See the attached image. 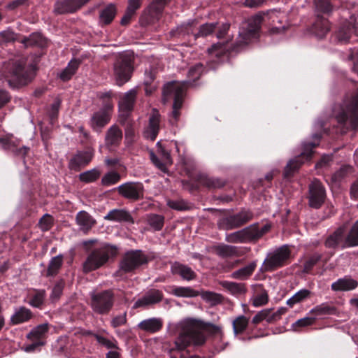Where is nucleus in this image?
<instances>
[{"instance_id": "obj_50", "label": "nucleus", "mask_w": 358, "mask_h": 358, "mask_svg": "<svg viewBox=\"0 0 358 358\" xmlns=\"http://www.w3.org/2000/svg\"><path fill=\"white\" fill-rule=\"evenodd\" d=\"M201 298L210 303L211 306H215L222 303L223 297L221 294L212 292H203L201 294Z\"/></svg>"}, {"instance_id": "obj_17", "label": "nucleus", "mask_w": 358, "mask_h": 358, "mask_svg": "<svg viewBox=\"0 0 358 358\" xmlns=\"http://www.w3.org/2000/svg\"><path fill=\"white\" fill-rule=\"evenodd\" d=\"M163 297L164 294L162 291L156 289H151L134 303L133 308H147L155 305L161 302Z\"/></svg>"}, {"instance_id": "obj_21", "label": "nucleus", "mask_w": 358, "mask_h": 358, "mask_svg": "<svg viewBox=\"0 0 358 358\" xmlns=\"http://www.w3.org/2000/svg\"><path fill=\"white\" fill-rule=\"evenodd\" d=\"M136 94V90H131L122 95L118 103V115H124L129 117L130 112L133 110Z\"/></svg>"}, {"instance_id": "obj_56", "label": "nucleus", "mask_w": 358, "mask_h": 358, "mask_svg": "<svg viewBox=\"0 0 358 358\" xmlns=\"http://www.w3.org/2000/svg\"><path fill=\"white\" fill-rule=\"evenodd\" d=\"M225 241L231 243H245L242 229L233 233L227 234L225 236Z\"/></svg>"}, {"instance_id": "obj_8", "label": "nucleus", "mask_w": 358, "mask_h": 358, "mask_svg": "<svg viewBox=\"0 0 358 358\" xmlns=\"http://www.w3.org/2000/svg\"><path fill=\"white\" fill-rule=\"evenodd\" d=\"M149 262L148 257L141 250H130L126 252L119 264V269L113 275L123 278L127 273H132L138 269L141 266L147 264Z\"/></svg>"}, {"instance_id": "obj_26", "label": "nucleus", "mask_w": 358, "mask_h": 358, "mask_svg": "<svg viewBox=\"0 0 358 358\" xmlns=\"http://www.w3.org/2000/svg\"><path fill=\"white\" fill-rule=\"evenodd\" d=\"M76 222L80 229L85 233H87L96 224V220L92 216L85 210H81L77 213Z\"/></svg>"}, {"instance_id": "obj_20", "label": "nucleus", "mask_w": 358, "mask_h": 358, "mask_svg": "<svg viewBox=\"0 0 358 358\" xmlns=\"http://www.w3.org/2000/svg\"><path fill=\"white\" fill-rule=\"evenodd\" d=\"M158 151L157 155L154 152H150V159L152 162L162 172H167V166L172 164L170 154L157 143Z\"/></svg>"}, {"instance_id": "obj_25", "label": "nucleus", "mask_w": 358, "mask_h": 358, "mask_svg": "<svg viewBox=\"0 0 358 358\" xmlns=\"http://www.w3.org/2000/svg\"><path fill=\"white\" fill-rule=\"evenodd\" d=\"M122 139V131L117 124L111 125L105 134V144L107 146H117Z\"/></svg>"}, {"instance_id": "obj_58", "label": "nucleus", "mask_w": 358, "mask_h": 358, "mask_svg": "<svg viewBox=\"0 0 358 358\" xmlns=\"http://www.w3.org/2000/svg\"><path fill=\"white\" fill-rule=\"evenodd\" d=\"M351 166H343L338 171L334 173L331 179L334 182H338L344 178L348 173H351Z\"/></svg>"}, {"instance_id": "obj_54", "label": "nucleus", "mask_w": 358, "mask_h": 358, "mask_svg": "<svg viewBox=\"0 0 358 358\" xmlns=\"http://www.w3.org/2000/svg\"><path fill=\"white\" fill-rule=\"evenodd\" d=\"M45 297V291L44 289L36 290L29 303L33 307L40 308L44 302Z\"/></svg>"}, {"instance_id": "obj_59", "label": "nucleus", "mask_w": 358, "mask_h": 358, "mask_svg": "<svg viewBox=\"0 0 358 358\" xmlns=\"http://www.w3.org/2000/svg\"><path fill=\"white\" fill-rule=\"evenodd\" d=\"M322 255L320 254H314L310 256L303 264V272L309 273L313 266L321 259Z\"/></svg>"}, {"instance_id": "obj_10", "label": "nucleus", "mask_w": 358, "mask_h": 358, "mask_svg": "<svg viewBox=\"0 0 358 358\" xmlns=\"http://www.w3.org/2000/svg\"><path fill=\"white\" fill-rule=\"evenodd\" d=\"M115 303V295L111 289L90 294V307L99 315H107L112 310Z\"/></svg>"}, {"instance_id": "obj_27", "label": "nucleus", "mask_w": 358, "mask_h": 358, "mask_svg": "<svg viewBox=\"0 0 358 358\" xmlns=\"http://www.w3.org/2000/svg\"><path fill=\"white\" fill-rule=\"evenodd\" d=\"M163 320L159 317H151L143 320L138 324V328L142 331L154 334L162 329Z\"/></svg>"}, {"instance_id": "obj_6", "label": "nucleus", "mask_w": 358, "mask_h": 358, "mask_svg": "<svg viewBox=\"0 0 358 358\" xmlns=\"http://www.w3.org/2000/svg\"><path fill=\"white\" fill-rule=\"evenodd\" d=\"M116 255L117 248L109 245L94 248L90 252L83 263L84 272L88 273L101 268Z\"/></svg>"}, {"instance_id": "obj_9", "label": "nucleus", "mask_w": 358, "mask_h": 358, "mask_svg": "<svg viewBox=\"0 0 358 358\" xmlns=\"http://www.w3.org/2000/svg\"><path fill=\"white\" fill-rule=\"evenodd\" d=\"M321 135L315 134L313 135V141L302 143V151L300 155L290 160L285 169V176H289L297 170L306 161H309L313 155V149L319 145Z\"/></svg>"}, {"instance_id": "obj_60", "label": "nucleus", "mask_w": 358, "mask_h": 358, "mask_svg": "<svg viewBox=\"0 0 358 358\" xmlns=\"http://www.w3.org/2000/svg\"><path fill=\"white\" fill-rule=\"evenodd\" d=\"M64 287V282L63 280H59L55 285L50 294V299L52 301H55L59 299L62 294Z\"/></svg>"}, {"instance_id": "obj_40", "label": "nucleus", "mask_w": 358, "mask_h": 358, "mask_svg": "<svg viewBox=\"0 0 358 358\" xmlns=\"http://www.w3.org/2000/svg\"><path fill=\"white\" fill-rule=\"evenodd\" d=\"M49 329L48 324H40L33 329L27 336L31 341H43Z\"/></svg>"}, {"instance_id": "obj_44", "label": "nucleus", "mask_w": 358, "mask_h": 358, "mask_svg": "<svg viewBox=\"0 0 358 358\" xmlns=\"http://www.w3.org/2000/svg\"><path fill=\"white\" fill-rule=\"evenodd\" d=\"M249 319L244 315H239L232 322L233 331L234 335L243 334L248 328Z\"/></svg>"}, {"instance_id": "obj_34", "label": "nucleus", "mask_w": 358, "mask_h": 358, "mask_svg": "<svg viewBox=\"0 0 358 358\" xmlns=\"http://www.w3.org/2000/svg\"><path fill=\"white\" fill-rule=\"evenodd\" d=\"M33 316L32 312L24 306L20 307L10 317L13 324H19L29 321Z\"/></svg>"}, {"instance_id": "obj_18", "label": "nucleus", "mask_w": 358, "mask_h": 358, "mask_svg": "<svg viewBox=\"0 0 358 358\" xmlns=\"http://www.w3.org/2000/svg\"><path fill=\"white\" fill-rule=\"evenodd\" d=\"M216 255L222 257H239L250 251L248 248L237 247L227 244H220L214 248Z\"/></svg>"}, {"instance_id": "obj_12", "label": "nucleus", "mask_w": 358, "mask_h": 358, "mask_svg": "<svg viewBox=\"0 0 358 358\" xmlns=\"http://www.w3.org/2000/svg\"><path fill=\"white\" fill-rule=\"evenodd\" d=\"M253 217V214L249 210H242L237 214L222 217L219 220L217 225L222 230H231L241 227Z\"/></svg>"}, {"instance_id": "obj_11", "label": "nucleus", "mask_w": 358, "mask_h": 358, "mask_svg": "<svg viewBox=\"0 0 358 358\" xmlns=\"http://www.w3.org/2000/svg\"><path fill=\"white\" fill-rule=\"evenodd\" d=\"M290 257V250L287 245H283L269 254L264 262V270L272 271L283 266Z\"/></svg>"}, {"instance_id": "obj_5", "label": "nucleus", "mask_w": 358, "mask_h": 358, "mask_svg": "<svg viewBox=\"0 0 358 358\" xmlns=\"http://www.w3.org/2000/svg\"><path fill=\"white\" fill-rule=\"evenodd\" d=\"M36 75V69L33 65H26L22 59L14 62L7 75V81L12 88H18L31 82Z\"/></svg>"}, {"instance_id": "obj_61", "label": "nucleus", "mask_w": 358, "mask_h": 358, "mask_svg": "<svg viewBox=\"0 0 358 358\" xmlns=\"http://www.w3.org/2000/svg\"><path fill=\"white\" fill-rule=\"evenodd\" d=\"M169 0H154L150 6V12L156 15L160 14Z\"/></svg>"}, {"instance_id": "obj_32", "label": "nucleus", "mask_w": 358, "mask_h": 358, "mask_svg": "<svg viewBox=\"0 0 358 358\" xmlns=\"http://www.w3.org/2000/svg\"><path fill=\"white\" fill-rule=\"evenodd\" d=\"M338 309L334 306L329 303H322L317 305L308 313L309 315H313V317H315L316 318L318 316L338 315Z\"/></svg>"}, {"instance_id": "obj_1", "label": "nucleus", "mask_w": 358, "mask_h": 358, "mask_svg": "<svg viewBox=\"0 0 358 358\" xmlns=\"http://www.w3.org/2000/svg\"><path fill=\"white\" fill-rule=\"evenodd\" d=\"M178 328L179 334L175 341V345L180 350H185L190 345H203L206 337L203 331H206L212 335H222V327L193 317H187L181 320L178 324Z\"/></svg>"}, {"instance_id": "obj_28", "label": "nucleus", "mask_w": 358, "mask_h": 358, "mask_svg": "<svg viewBox=\"0 0 358 358\" xmlns=\"http://www.w3.org/2000/svg\"><path fill=\"white\" fill-rule=\"evenodd\" d=\"M104 219L113 222H125L134 223V219L130 213L124 209H113L110 210L104 217Z\"/></svg>"}, {"instance_id": "obj_64", "label": "nucleus", "mask_w": 358, "mask_h": 358, "mask_svg": "<svg viewBox=\"0 0 358 358\" xmlns=\"http://www.w3.org/2000/svg\"><path fill=\"white\" fill-rule=\"evenodd\" d=\"M168 206L177 210H185L189 209V205L183 200H170L167 203Z\"/></svg>"}, {"instance_id": "obj_45", "label": "nucleus", "mask_w": 358, "mask_h": 358, "mask_svg": "<svg viewBox=\"0 0 358 358\" xmlns=\"http://www.w3.org/2000/svg\"><path fill=\"white\" fill-rule=\"evenodd\" d=\"M171 293L178 297L192 298L199 295V292L190 287L173 286Z\"/></svg>"}, {"instance_id": "obj_49", "label": "nucleus", "mask_w": 358, "mask_h": 358, "mask_svg": "<svg viewBox=\"0 0 358 358\" xmlns=\"http://www.w3.org/2000/svg\"><path fill=\"white\" fill-rule=\"evenodd\" d=\"M101 175V172L97 169H93L85 172L81 173L79 175V179L80 181L84 182H92L96 180Z\"/></svg>"}, {"instance_id": "obj_43", "label": "nucleus", "mask_w": 358, "mask_h": 358, "mask_svg": "<svg viewBox=\"0 0 358 358\" xmlns=\"http://www.w3.org/2000/svg\"><path fill=\"white\" fill-rule=\"evenodd\" d=\"M344 246L348 248L358 246V220L352 227L350 231L345 233V241Z\"/></svg>"}, {"instance_id": "obj_38", "label": "nucleus", "mask_w": 358, "mask_h": 358, "mask_svg": "<svg viewBox=\"0 0 358 358\" xmlns=\"http://www.w3.org/2000/svg\"><path fill=\"white\" fill-rule=\"evenodd\" d=\"M262 21L263 16L261 14L256 15L248 19L247 26L243 27L242 28L250 34H252V35L257 38L259 36L258 32L260 30Z\"/></svg>"}, {"instance_id": "obj_31", "label": "nucleus", "mask_w": 358, "mask_h": 358, "mask_svg": "<svg viewBox=\"0 0 358 358\" xmlns=\"http://www.w3.org/2000/svg\"><path fill=\"white\" fill-rule=\"evenodd\" d=\"M257 38L256 36L250 34L245 29L241 28L238 36L234 44L233 49L235 51H239L249 45L252 40Z\"/></svg>"}, {"instance_id": "obj_13", "label": "nucleus", "mask_w": 358, "mask_h": 358, "mask_svg": "<svg viewBox=\"0 0 358 358\" xmlns=\"http://www.w3.org/2000/svg\"><path fill=\"white\" fill-rule=\"evenodd\" d=\"M117 191L122 197L134 201L144 197V186L140 182H125L117 187Z\"/></svg>"}, {"instance_id": "obj_16", "label": "nucleus", "mask_w": 358, "mask_h": 358, "mask_svg": "<svg viewBox=\"0 0 358 358\" xmlns=\"http://www.w3.org/2000/svg\"><path fill=\"white\" fill-rule=\"evenodd\" d=\"M163 297L164 294L162 291L156 289H151L134 303L133 308H147L155 305L161 302Z\"/></svg>"}, {"instance_id": "obj_30", "label": "nucleus", "mask_w": 358, "mask_h": 358, "mask_svg": "<svg viewBox=\"0 0 358 358\" xmlns=\"http://www.w3.org/2000/svg\"><path fill=\"white\" fill-rule=\"evenodd\" d=\"M358 286V282L350 277L345 276L339 278L331 284V289L335 292H347L355 289Z\"/></svg>"}, {"instance_id": "obj_24", "label": "nucleus", "mask_w": 358, "mask_h": 358, "mask_svg": "<svg viewBox=\"0 0 358 358\" xmlns=\"http://www.w3.org/2000/svg\"><path fill=\"white\" fill-rule=\"evenodd\" d=\"M160 115L159 112L153 109L150 117L149 124L144 132V136L146 138L155 141L159 131Z\"/></svg>"}, {"instance_id": "obj_48", "label": "nucleus", "mask_w": 358, "mask_h": 358, "mask_svg": "<svg viewBox=\"0 0 358 358\" xmlns=\"http://www.w3.org/2000/svg\"><path fill=\"white\" fill-rule=\"evenodd\" d=\"M316 317L308 316L296 320L292 324V329L294 331H300L301 328L311 326L315 324Z\"/></svg>"}, {"instance_id": "obj_2", "label": "nucleus", "mask_w": 358, "mask_h": 358, "mask_svg": "<svg viewBox=\"0 0 358 358\" xmlns=\"http://www.w3.org/2000/svg\"><path fill=\"white\" fill-rule=\"evenodd\" d=\"M203 71V66L199 63L192 66L187 73L189 78L188 81L183 83L171 82L167 83L163 90V95L165 98L173 95L174 102L173 104L172 117L174 121L176 122L180 116V109L182 106V97L184 94L185 88H186L191 83L194 82L199 78Z\"/></svg>"}, {"instance_id": "obj_52", "label": "nucleus", "mask_w": 358, "mask_h": 358, "mask_svg": "<svg viewBox=\"0 0 358 358\" xmlns=\"http://www.w3.org/2000/svg\"><path fill=\"white\" fill-rule=\"evenodd\" d=\"M317 13L329 14L332 11V5L329 0H314Z\"/></svg>"}, {"instance_id": "obj_55", "label": "nucleus", "mask_w": 358, "mask_h": 358, "mask_svg": "<svg viewBox=\"0 0 358 358\" xmlns=\"http://www.w3.org/2000/svg\"><path fill=\"white\" fill-rule=\"evenodd\" d=\"M0 143H3L4 148L12 150L17 155H21L22 157L25 156L29 150V148L26 146H22L20 148H17L14 145H12L10 142L4 139H0Z\"/></svg>"}, {"instance_id": "obj_41", "label": "nucleus", "mask_w": 358, "mask_h": 358, "mask_svg": "<svg viewBox=\"0 0 358 358\" xmlns=\"http://www.w3.org/2000/svg\"><path fill=\"white\" fill-rule=\"evenodd\" d=\"M79 65L80 61L77 59L71 60L68 66L60 73V79L63 81L69 80L76 73Z\"/></svg>"}, {"instance_id": "obj_63", "label": "nucleus", "mask_w": 358, "mask_h": 358, "mask_svg": "<svg viewBox=\"0 0 358 358\" xmlns=\"http://www.w3.org/2000/svg\"><path fill=\"white\" fill-rule=\"evenodd\" d=\"M216 27L215 23L205 24L200 27L199 32L195 35L198 36H207L212 34Z\"/></svg>"}, {"instance_id": "obj_23", "label": "nucleus", "mask_w": 358, "mask_h": 358, "mask_svg": "<svg viewBox=\"0 0 358 358\" xmlns=\"http://www.w3.org/2000/svg\"><path fill=\"white\" fill-rule=\"evenodd\" d=\"M93 157V152L90 150L78 152L70 160L69 167L70 169L78 171L81 168L87 165Z\"/></svg>"}, {"instance_id": "obj_37", "label": "nucleus", "mask_w": 358, "mask_h": 358, "mask_svg": "<svg viewBox=\"0 0 358 358\" xmlns=\"http://www.w3.org/2000/svg\"><path fill=\"white\" fill-rule=\"evenodd\" d=\"M199 182L208 189H219L223 187L227 182L220 178L210 177L206 175L200 176Z\"/></svg>"}, {"instance_id": "obj_57", "label": "nucleus", "mask_w": 358, "mask_h": 358, "mask_svg": "<svg viewBox=\"0 0 358 358\" xmlns=\"http://www.w3.org/2000/svg\"><path fill=\"white\" fill-rule=\"evenodd\" d=\"M120 179L119 173L116 172H110L106 174L101 179L103 185L109 186L117 183Z\"/></svg>"}, {"instance_id": "obj_62", "label": "nucleus", "mask_w": 358, "mask_h": 358, "mask_svg": "<svg viewBox=\"0 0 358 358\" xmlns=\"http://www.w3.org/2000/svg\"><path fill=\"white\" fill-rule=\"evenodd\" d=\"M155 80V74L152 72V70L150 69L149 70L146 69L145 71V78H144V85H145V92L147 94H150L152 91V88L149 86L152 84L153 80Z\"/></svg>"}, {"instance_id": "obj_47", "label": "nucleus", "mask_w": 358, "mask_h": 358, "mask_svg": "<svg viewBox=\"0 0 358 358\" xmlns=\"http://www.w3.org/2000/svg\"><path fill=\"white\" fill-rule=\"evenodd\" d=\"M311 292L310 290L306 289H302L297 292L294 295H293L290 299L287 301V304L292 307L294 304L300 303L305 299L309 298L310 296Z\"/></svg>"}, {"instance_id": "obj_3", "label": "nucleus", "mask_w": 358, "mask_h": 358, "mask_svg": "<svg viewBox=\"0 0 358 358\" xmlns=\"http://www.w3.org/2000/svg\"><path fill=\"white\" fill-rule=\"evenodd\" d=\"M335 115L338 122L345 129H358V88L345 98Z\"/></svg>"}, {"instance_id": "obj_4", "label": "nucleus", "mask_w": 358, "mask_h": 358, "mask_svg": "<svg viewBox=\"0 0 358 358\" xmlns=\"http://www.w3.org/2000/svg\"><path fill=\"white\" fill-rule=\"evenodd\" d=\"M134 62L132 52H122L115 57L112 66V76L118 86H122L131 79L134 71Z\"/></svg>"}, {"instance_id": "obj_46", "label": "nucleus", "mask_w": 358, "mask_h": 358, "mask_svg": "<svg viewBox=\"0 0 358 358\" xmlns=\"http://www.w3.org/2000/svg\"><path fill=\"white\" fill-rule=\"evenodd\" d=\"M63 262V258L62 255H57L54 257L50 261L48 270H47V275L48 276H55L59 272L60 268L62 267Z\"/></svg>"}, {"instance_id": "obj_19", "label": "nucleus", "mask_w": 358, "mask_h": 358, "mask_svg": "<svg viewBox=\"0 0 358 358\" xmlns=\"http://www.w3.org/2000/svg\"><path fill=\"white\" fill-rule=\"evenodd\" d=\"M346 227L345 225L338 227L333 233L329 235L324 241V245L329 249H336L338 247L344 249L345 241Z\"/></svg>"}, {"instance_id": "obj_35", "label": "nucleus", "mask_w": 358, "mask_h": 358, "mask_svg": "<svg viewBox=\"0 0 358 358\" xmlns=\"http://www.w3.org/2000/svg\"><path fill=\"white\" fill-rule=\"evenodd\" d=\"M118 122L124 127L125 138L131 141H133L136 134L134 121L124 115H118Z\"/></svg>"}, {"instance_id": "obj_29", "label": "nucleus", "mask_w": 358, "mask_h": 358, "mask_svg": "<svg viewBox=\"0 0 358 358\" xmlns=\"http://www.w3.org/2000/svg\"><path fill=\"white\" fill-rule=\"evenodd\" d=\"M171 273L180 275L183 280H192L196 278V273L189 266L175 262L171 265Z\"/></svg>"}, {"instance_id": "obj_22", "label": "nucleus", "mask_w": 358, "mask_h": 358, "mask_svg": "<svg viewBox=\"0 0 358 358\" xmlns=\"http://www.w3.org/2000/svg\"><path fill=\"white\" fill-rule=\"evenodd\" d=\"M270 229L269 225H264L261 229L258 224H252L242 229L245 243L256 242Z\"/></svg>"}, {"instance_id": "obj_51", "label": "nucleus", "mask_w": 358, "mask_h": 358, "mask_svg": "<svg viewBox=\"0 0 358 358\" xmlns=\"http://www.w3.org/2000/svg\"><path fill=\"white\" fill-rule=\"evenodd\" d=\"M147 220L152 227L159 231L161 230L164 226V217L160 215L150 214L148 215Z\"/></svg>"}, {"instance_id": "obj_36", "label": "nucleus", "mask_w": 358, "mask_h": 358, "mask_svg": "<svg viewBox=\"0 0 358 358\" xmlns=\"http://www.w3.org/2000/svg\"><path fill=\"white\" fill-rule=\"evenodd\" d=\"M117 13V8L115 4L110 3L99 12V22L102 25L111 23Z\"/></svg>"}, {"instance_id": "obj_7", "label": "nucleus", "mask_w": 358, "mask_h": 358, "mask_svg": "<svg viewBox=\"0 0 358 358\" xmlns=\"http://www.w3.org/2000/svg\"><path fill=\"white\" fill-rule=\"evenodd\" d=\"M100 98L103 100L102 106L92 113L89 121L91 128L98 132L101 131L102 129L110 122L114 106L110 92L101 94Z\"/></svg>"}, {"instance_id": "obj_53", "label": "nucleus", "mask_w": 358, "mask_h": 358, "mask_svg": "<svg viewBox=\"0 0 358 358\" xmlns=\"http://www.w3.org/2000/svg\"><path fill=\"white\" fill-rule=\"evenodd\" d=\"M26 46L38 45L42 46L44 44V38L38 33H33L28 38L23 40Z\"/></svg>"}, {"instance_id": "obj_39", "label": "nucleus", "mask_w": 358, "mask_h": 358, "mask_svg": "<svg viewBox=\"0 0 358 358\" xmlns=\"http://www.w3.org/2000/svg\"><path fill=\"white\" fill-rule=\"evenodd\" d=\"M220 284L224 289L234 295L242 294L246 292L245 285L243 283L222 281Z\"/></svg>"}, {"instance_id": "obj_14", "label": "nucleus", "mask_w": 358, "mask_h": 358, "mask_svg": "<svg viewBox=\"0 0 358 358\" xmlns=\"http://www.w3.org/2000/svg\"><path fill=\"white\" fill-rule=\"evenodd\" d=\"M309 205L314 208L321 207L325 199V190L321 182L315 180L309 186Z\"/></svg>"}, {"instance_id": "obj_42", "label": "nucleus", "mask_w": 358, "mask_h": 358, "mask_svg": "<svg viewBox=\"0 0 358 358\" xmlns=\"http://www.w3.org/2000/svg\"><path fill=\"white\" fill-rule=\"evenodd\" d=\"M329 31V23L327 19L320 17L317 15V20L314 24V31L319 38L324 37Z\"/></svg>"}, {"instance_id": "obj_33", "label": "nucleus", "mask_w": 358, "mask_h": 358, "mask_svg": "<svg viewBox=\"0 0 358 358\" xmlns=\"http://www.w3.org/2000/svg\"><path fill=\"white\" fill-rule=\"evenodd\" d=\"M257 262L253 261L247 266L232 272L230 276L231 278L236 280H247L252 275L257 268Z\"/></svg>"}, {"instance_id": "obj_15", "label": "nucleus", "mask_w": 358, "mask_h": 358, "mask_svg": "<svg viewBox=\"0 0 358 358\" xmlns=\"http://www.w3.org/2000/svg\"><path fill=\"white\" fill-rule=\"evenodd\" d=\"M90 0H61L55 2L54 13L57 15L73 13L82 8Z\"/></svg>"}]
</instances>
